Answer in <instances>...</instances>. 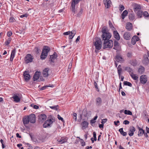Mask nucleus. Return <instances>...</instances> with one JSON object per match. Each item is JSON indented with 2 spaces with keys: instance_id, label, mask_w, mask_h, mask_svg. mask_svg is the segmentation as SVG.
<instances>
[{
  "instance_id": "1",
  "label": "nucleus",
  "mask_w": 149,
  "mask_h": 149,
  "mask_svg": "<svg viewBox=\"0 0 149 149\" xmlns=\"http://www.w3.org/2000/svg\"><path fill=\"white\" fill-rule=\"evenodd\" d=\"M102 40L108 41L111 37V34L109 33L107 29V28L106 26H104L102 29Z\"/></svg>"
},
{
  "instance_id": "2",
  "label": "nucleus",
  "mask_w": 149,
  "mask_h": 149,
  "mask_svg": "<svg viewBox=\"0 0 149 149\" xmlns=\"http://www.w3.org/2000/svg\"><path fill=\"white\" fill-rule=\"evenodd\" d=\"M94 45L95 48V52L100 50L102 48V42L100 38H97L95 39V41L94 42Z\"/></svg>"
},
{
  "instance_id": "3",
  "label": "nucleus",
  "mask_w": 149,
  "mask_h": 149,
  "mask_svg": "<svg viewBox=\"0 0 149 149\" xmlns=\"http://www.w3.org/2000/svg\"><path fill=\"white\" fill-rule=\"evenodd\" d=\"M49 50V48L47 46H45L43 48L40 56V58L41 59L43 60L45 58Z\"/></svg>"
},
{
  "instance_id": "4",
  "label": "nucleus",
  "mask_w": 149,
  "mask_h": 149,
  "mask_svg": "<svg viewBox=\"0 0 149 149\" xmlns=\"http://www.w3.org/2000/svg\"><path fill=\"white\" fill-rule=\"evenodd\" d=\"M113 44V41L112 40H109L108 41L104 40L103 48H111L112 47Z\"/></svg>"
},
{
  "instance_id": "5",
  "label": "nucleus",
  "mask_w": 149,
  "mask_h": 149,
  "mask_svg": "<svg viewBox=\"0 0 149 149\" xmlns=\"http://www.w3.org/2000/svg\"><path fill=\"white\" fill-rule=\"evenodd\" d=\"M76 33V31L75 30H73L71 31H68L63 33L65 35H69V38L70 39H72L74 37Z\"/></svg>"
},
{
  "instance_id": "6",
  "label": "nucleus",
  "mask_w": 149,
  "mask_h": 149,
  "mask_svg": "<svg viewBox=\"0 0 149 149\" xmlns=\"http://www.w3.org/2000/svg\"><path fill=\"white\" fill-rule=\"evenodd\" d=\"M140 80L141 83L145 84L147 81V77L146 75H142L140 77Z\"/></svg>"
},
{
  "instance_id": "7",
  "label": "nucleus",
  "mask_w": 149,
  "mask_h": 149,
  "mask_svg": "<svg viewBox=\"0 0 149 149\" xmlns=\"http://www.w3.org/2000/svg\"><path fill=\"white\" fill-rule=\"evenodd\" d=\"M116 61L118 62L122 63L124 61L122 57L119 54H117L115 57Z\"/></svg>"
},
{
  "instance_id": "8",
  "label": "nucleus",
  "mask_w": 149,
  "mask_h": 149,
  "mask_svg": "<svg viewBox=\"0 0 149 149\" xmlns=\"http://www.w3.org/2000/svg\"><path fill=\"white\" fill-rule=\"evenodd\" d=\"M135 128L132 126H130L129 129L128 134L130 136H132L134 135V132L135 131Z\"/></svg>"
},
{
  "instance_id": "9",
  "label": "nucleus",
  "mask_w": 149,
  "mask_h": 149,
  "mask_svg": "<svg viewBox=\"0 0 149 149\" xmlns=\"http://www.w3.org/2000/svg\"><path fill=\"white\" fill-rule=\"evenodd\" d=\"M33 58L30 54H28L25 57V61L26 63H28L32 61Z\"/></svg>"
},
{
  "instance_id": "10",
  "label": "nucleus",
  "mask_w": 149,
  "mask_h": 149,
  "mask_svg": "<svg viewBox=\"0 0 149 149\" xmlns=\"http://www.w3.org/2000/svg\"><path fill=\"white\" fill-rule=\"evenodd\" d=\"M23 76L25 80L26 81H28L31 78V76L27 71H25L24 72Z\"/></svg>"
},
{
  "instance_id": "11",
  "label": "nucleus",
  "mask_w": 149,
  "mask_h": 149,
  "mask_svg": "<svg viewBox=\"0 0 149 149\" xmlns=\"http://www.w3.org/2000/svg\"><path fill=\"white\" fill-rule=\"evenodd\" d=\"M29 121L31 123H34L36 122V116L34 114H32L29 116Z\"/></svg>"
},
{
  "instance_id": "12",
  "label": "nucleus",
  "mask_w": 149,
  "mask_h": 149,
  "mask_svg": "<svg viewBox=\"0 0 149 149\" xmlns=\"http://www.w3.org/2000/svg\"><path fill=\"white\" fill-rule=\"evenodd\" d=\"M47 118V116L44 114H40L38 116V119L40 122L42 123L45 121Z\"/></svg>"
},
{
  "instance_id": "13",
  "label": "nucleus",
  "mask_w": 149,
  "mask_h": 149,
  "mask_svg": "<svg viewBox=\"0 0 149 149\" xmlns=\"http://www.w3.org/2000/svg\"><path fill=\"white\" fill-rule=\"evenodd\" d=\"M68 138L64 137H61V139H58L57 141L60 144H63L66 142L67 141Z\"/></svg>"
},
{
  "instance_id": "14",
  "label": "nucleus",
  "mask_w": 149,
  "mask_h": 149,
  "mask_svg": "<svg viewBox=\"0 0 149 149\" xmlns=\"http://www.w3.org/2000/svg\"><path fill=\"white\" fill-rule=\"evenodd\" d=\"M132 37L131 34L128 32H125L123 34L124 38L127 40H130Z\"/></svg>"
},
{
  "instance_id": "15",
  "label": "nucleus",
  "mask_w": 149,
  "mask_h": 149,
  "mask_svg": "<svg viewBox=\"0 0 149 149\" xmlns=\"http://www.w3.org/2000/svg\"><path fill=\"white\" fill-rule=\"evenodd\" d=\"M88 122L86 121H84L82 122L81 125L82 126L81 129L83 130H85L88 127Z\"/></svg>"
},
{
  "instance_id": "16",
  "label": "nucleus",
  "mask_w": 149,
  "mask_h": 149,
  "mask_svg": "<svg viewBox=\"0 0 149 149\" xmlns=\"http://www.w3.org/2000/svg\"><path fill=\"white\" fill-rule=\"evenodd\" d=\"M103 3L105 7L108 8L110 6L111 1L110 0H103Z\"/></svg>"
},
{
  "instance_id": "17",
  "label": "nucleus",
  "mask_w": 149,
  "mask_h": 149,
  "mask_svg": "<svg viewBox=\"0 0 149 149\" xmlns=\"http://www.w3.org/2000/svg\"><path fill=\"white\" fill-rule=\"evenodd\" d=\"M139 40V37L136 36H135L133 37L131 39L132 44L134 45L135 44L136 42L138 41Z\"/></svg>"
},
{
  "instance_id": "18",
  "label": "nucleus",
  "mask_w": 149,
  "mask_h": 149,
  "mask_svg": "<svg viewBox=\"0 0 149 149\" xmlns=\"http://www.w3.org/2000/svg\"><path fill=\"white\" fill-rule=\"evenodd\" d=\"M132 26L131 23L127 22L126 24V28L128 31H131L132 29Z\"/></svg>"
},
{
  "instance_id": "19",
  "label": "nucleus",
  "mask_w": 149,
  "mask_h": 149,
  "mask_svg": "<svg viewBox=\"0 0 149 149\" xmlns=\"http://www.w3.org/2000/svg\"><path fill=\"white\" fill-rule=\"evenodd\" d=\"M12 98L13 99L14 101L16 102H18L20 101V98L17 95L14 94Z\"/></svg>"
},
{
  "instance_id": "20",
  "label": "nucleus",
  "mask_w": 149,
  "mask_h": 149,
  "mask_svg": "<svg viewBox=\"0 0 149 149\" xmlns=\"http://www.w3.org/2000/svg\"><path fill=\"white\" fill-rule=\"evenodd\" d=\"M49 70V69L48 68H46L43 70L42 74L44 77H46L48 76V71Z\"/></svg>"
},
{
  "instance_id": "21",
  "label": "nucleus",
  "mask_w": 149,
  "mask_h": 149,
  "mask_svg": "<svg viewBox=\"0 0 149 149\" xmlns=\"http://www.w3.org/2000/svg\"><path fill=\"white\" fill-rule=\"evenodd\" d=\"M113 36L114 38L118 40H120L119 35L117 31H114L113 32Z\"/></svg>"
},
{
  "instance_id": "22",
  "label": "nucleus",
  "mask_w": 149,
  "mask_h": 149,
  "mask_svg": "<svg viewBox=\"0 0 149 149\" xmlns=\"http://www.w3.org/2000/svg\"><path fill=\"white\" fill-rule=\"evenodd\" d=\"M40 76V73L36 71L33 77V80L34 81L38 80Z\"/></svg>"
},
{
  "instance_id": "23",
  "label": "nucleus",
  "mask_w": 149,
  "mask_h": 149,
  "mask_svg": "<svg viewBox=\"0 0 149 149\" xmlns=\"http://www.w3.org/2000/svg\"><path fill=\"white\" fill-rule=\"evenodd\" d=\"M16 53V50L15 49H13L12 50L11 56H10V61H13V59L15 57V54Z\"/></svg>"
},
{
  "instance_id": "24",
  "label": "nucleus",
  "mask_w": 149,
  "mask_h": 149,
  "mask_svg": "<svg viewBox=\"0 0 149 149\" xmlns=\"http://www.w3.org/2000/svg\"><path fill=\"white\" fill-rule=\"evenodd\" d=\"M52 123H50L48 120H46L43 124L44 127L46 128L47 127H49Z\"/></svg>"
},
{
  "instance_id": "25",
  "label": "nucleus",
  "mask_w": 149,
  "mask_h": 149,
  "mask_svg": "<svg viewBox=\"0 0 149 149\" xmlns=\"http://www.w3.org/2000/svg\"><path fill=\"white\" fill-rule=\"evenodd\" d=\"M49 120H48L50 123L52 124L55 121V119L54 117L51 115H50L48 117Z\"/></svg>"
},
{
  "instance_id": "26",
  "label": "nucleus",
  "mask_w": 149,
  "mask_h": 149,
  "mask_svg": "<svg viewBox=\"0 0 149 149\" xmlns=\"http://www.w3.org/2000/svg\"><path fill=\"white\" fill-rule=\"evenodd\" d=\"M56 55L54 54H53L52 55L50 56V61L51 62L54 63V60L56 59Z\"/></svg>"
},
{
  "instance_id": "27",
  "label": "nucleus",
  "mask_w": 149,
  "mask_h": 149,
  "mask_svg": "<svg viewBox=\"0 0 149 149\" xmlns=\"http://www.w3.org/2000/svg\"><path fill=\"white\" fill-rule=\"evenodd\" d=\"M23 122L24 125L27 124L29 123V116L24 118L23 119Z\"/></svg>"
},
{
  "instance_id": "28",
  "label": "nucleus",
  "mask_w": 149,
  "mask_h": 149,
  "mask_svg": "<svg viewBox=\"0 0 149 149\" xmlns=\"http://www.w3.org/2000/svg\"><path fill=\"white\" fill-rule=\"evenodd\" d=\"M134 11L135 12L140 10L141 9L140 6L138 4H135L134 6Z\"/></svg>"
},
{
  "instance_id": "29",
  "label": "nucleus",
  "mask_w": 149,
  "mask_h": 149,
  "mask_svg": "<svg viewBox=\"0 0 149 149\" xmlns=\"http://www.w3.org/2000/svg\"><path fill=\"white\" fill-rule=\"evenodd\" d=\"M90 115V111H89L88 112H87L86 111V109H84L82 111V115L84 116L85 117H87L89 116L88 114Z\"/></svg>"
},
{
  "instance_id": "30",
  "label": "nucleus",
  "mask_w": 149,
  "mask_h": 149,
  "mask_svg": "<svg viewBox=\"0 0 149 149\" xmlns=\"http://www.w3.org/2000/svg\"><path fill=\"white\" fill-rule=\"evenodd\" d=\"M96 102V104L97 106H99L101 105L102 103V100L100 98L98 97L97 98Z\"/></svg>"
},
{
  "instance_id": "31",
  "label": "nucleus",
  "mask_w": 149,
  "mask_h": 149,
  "mask_svg": "<svg viewBox=\"0 0 149 149\" xmlns=\"http://www.w3.org/2000/svg\"><path fill=\"white\" fill-rule=\"evenodd\" d=\"M137 16L138 18H141L142 17L143 12L142 10H140L136 12Z\"/></svg>"
},
{
  "instance_id": "32",
  "label": "nucleus",
  "mask_w": 149,
  "mask_h": 149,
  "mask_svg": "<svg viewBox=\"0 0 149 149\" xmlns=\"http://www.w3.org/2000/svg\"><path fill=\"white\" fill-rule=\"evenodd\" d=\"M125 70L129 72L130 75L131 74V73L133 72V70L132 69L129 67H126L125 68Z\"/></svg>"
},
{
  "instance_id": "33",
  "label": "nucleus",
  "mask_w": 149,
  "mask_h": 149,
  "mask_svg": "<svg viewBox=\"0 0 149 149\" xmlns=\"http://www.w3.org/2000/svg\"><path fill=\"white\" fill-rule=\"evenodd\" d=\"M128 13L127 10H125L121 14V17L123 19H124L125 17L126 16Z\"/></svg>"
},
{
  "instance_id": "34",
  "label": "nucleus",
  "mask_w": 149,
  "mask_h": 149,
  "mask_svg": "<svg viewBox=\"0 0 149 149\" xmlns=\"http://www.w3.org/2000/svg\"><path fill=\"white\" fill-rule=\"evenodd\" d=\"M149 59L146 55L144 56V59L143 62L144 63L147 64L148 63Z\"/></svg>"
},
{
  "instance_id": "35",
  "label": "nucleus",
  "mask_w": 149,
  "mask_h": 149,
  "mask_svg": "<svg viewBox=\"0 0 149 149\" xmlns=\"http://www.w3.org/2000/svg\"><path fill=\"white\" fill-rule=\"evenodd\" d=\"M130 75L132 78L134 80H136L138 79V77L136 75L134 74L133 72L131 73Z\"/></svg>"
},
{
  "instance_id": "36",
  "label": "nucleus",
  "mask_w": 149,
  "mask_h": 149,
  "mask_svg": "<svg viewBox=\"0 0 149 149\" xmlns=\"http://www.w3.org/2000/svg\"><path fill=\"white\" fill-rule=\"evenodd\" d=\"M119 131L120 132L121 134L123 136H125L127 134V133L123 131V128L119 129Z\"/></svg>"
},
{
  "instance_id": "37",
  "label": "nucleus",
  "mask_w": 149,
  "mask_h": 149,
  "mask_svg": "<svg viewBox=\"0 0 149 149\" xmlns=\"http://www.w3.org/2000/svg\"><path fill=\"white\" fill-rule=\"evenodd\" d=\"M144 70L145 69L144 68L143 66H141L139 68L138 71L139 73L141 74L144 72Z\"/></svg>"
},
{
  "instance_id": "38",
  "label": "nucleus",
  "mask_w": 149,
  "mask_h": 149,
  "mask_svg": "<svg viewBox=\"0 0 149 149\" xmlns=\"http://www.w3.org/2000/svg\"><path fill=\"white\" fill-rule=\"evenodd\" d=\"M135 18V15L133 13H130L129 15V18L130 20H133Z\"/></svg>"
},
{
  "instance_id": "39",
  "label": "nucleus",
  "mask_w": 149,
  "mask_h": 149,
  "mask_svg": "<svg viewBox=\"0 0 149 149\" xmlns=\"http://www.w3.org/2000/svg\"><path fill=\"white\" fill-rule=\"evenodd\" d=\"M75 5L71 3V6L72 7V11L74 13H76V10L75 8Z\"/></svg>"
},
{
  "instance_id": "40",
  "label": "nucleus",
  "mask_w": 149,
  "mask_h": 149,
  "mask_svg": "<svg viewBox=\"0 0 149 149\" xmlns=\"http://www.w3.org/2000/svg\"><path fill=\"white\" fill-rule=\"evenodd\" d=\"M144 133V130L142 129L141 130H139L138 135L139 136H141L143 135V134Z\"/></svg>"
},
{
  "instance_id": "41",
  "label": "nucleus",
  "mask_w": 149,
  "mask_h": 149,
  "mask_svg": "<svg viewBox=\"0 0 149 149\" xmlns=\"http://www.w3.org/2000/svg\"><path fill=\"white\" fill-rule=\"evenodd\" d=\"M143 15L145 18L149 19V14L147 11H145L143 13Z\"/></svg>"
},
{
  "instance_id": "42",
  "label": "nucleus",
  "mask_w": 149,
  "mask_h": 149,
  "mask_svg": "<svg viewBox=\"0 0 149 149\" xmlns=\"http://www.w3.org/2000/svg\"><path fill=\"white\" fill-rule=\"evenodd\" d=\"M123 83L124 85H125L128 86L130 87H132V84L131 83L128 82L127 81H124Z\"/></svg>"
},
{
  "instance_id": "43",
  "label": "nucleus",
  "mask_w": 149,
  "mask_h": 149,
  "mask_svg": "<svg viewBox=\"0 0 149 149\" xmlns=\"http://www.w3.org/2000/svg\"><path fill=\"white\" fill-rule=\"evenodd\" d=\"M58 106L57 105H55L53 106H50L49 107L52 109L55 110H57L58 109Z\"/></svg>"
},
{
  "instance_id": "44",
  "label": "nucleus",
  "mask_w": 149,
  "mask_h": 149,
  "mask_svg": "<svg viewBox=\"0 0 149 149\" xmlns=\"http://www.w3.org/2000/svg\"><path fill=\"white\" fill-rule=\"evenodd\" d=\"M124 113L125 114L131 115L132 114V112L129 110H125L124 111Z\"/></svg>"
},
{
  "instance_id": "45",
  "label": "nucleus",
  "mask_w": 149,
  "mask_h": 149,
  "mask_svg": "<svg viewBox=\"0 0 149 149\" xmlns=\"http://www.w3.org/2000/svg\"><path fill=\"white\" fill-rule=\"evenodd\" d=\"M82 0H72V3L76 5L80 1Z\"/></svg>"
},
{
  "instance_id": "46",
  "label": "nucleus",
  "mask_w": 149,
  "mask_h": 149,
  "mask_svg": "<svg viewBox=\"0 0 149 149\" xmlns=\"http://www.w3.org/2000/svg\"><path fill=\"white\" fill-rule=\"evenodd\" d=\"M11 39L10 38H9L7 40H6V41L5 42V44L6 45H8L9 44L11 40Z\"/></svg>"
},
{
  "instance_id": "47",
  "label": "nucleus",
  "mask_w": 149,
  "mask_h": 149,
  "mask_svg": "<svg viewBox=\"0 0 149 149\" xmlns=\"http://www.w3.org/2000/svg\"><path fill=\"white\" fill-rule=\"evenodd\" d=\"M117 69H118V75H119V77L120 78V76H121V72H122V70L121 68H120V69L117 68Z\"/></svg>"
},
{
  "instance_id": "48",
  "label": "nucleus",
  "mask_w": 149,
  "mask_h": 149,
  "mask_svg": "<svg viewBox=\"0 0 149 149\" xmlns=\"http://www.w3.org/2000/svg\"><path fill=\"white\" fill-rule=\"evenodd\" d=\"M35 51H36V53L37 54L39 53L40 52V49L38 47H36L35 49Z\"/></svg>"
},
{
  "instance_id": "49",
  "label": "nucleus",
  "mask_w": 149,
  "mask_h": 149,
  "mask_svg": "<svg viewBox=\"0 0 149 149\" xmlns=\"http://www.w3.org/2000/svg\"><path fill=\"white\" fill-rule=\"evenodd\" d=\"M15 19L13 17H11L9 19V21L10 22H13L15 21Z\"/></svg>"
},
{
  "instance_id": "50",
  "label": "nucleus",
  "mask_w": 149,
  "mask_h": 149,
  "mask_svg": "<svg viewBox=\"0 0 149 149\" xmlns=\"http://www.w3.org/2000/svg\"><path fill=\"white\" fill-rule=\"evenodd\" d=\"M119 44L117 41L116 40L114 41V46H119Z\"/></svg>"
},
{
  "instance_id": "51",
  "label": "nucleus",
  "mask_w": 149,
  "mask_h": 149,
  "mask_svg": "<svg viewBox=\"0 0 149 149\" xmlns=\"http://www.w3.org/2000/svg\"><path fill=\"white\" fill-rule=\"evenodd\" d=\"M73 117L74 118L75 121H77V114L76 113H74L73 114Z\"/></svg>"
},
{
  "instance_id": "52",
  "label": "nucleus",
  "mask_w": 149,
  "mask_h": 149,
  "mask_svg": "<svg viewBox=\"0 0 149 149\" xmlns=\"http://www.w3.org/2000/svg\"><path fill=\"white\" fill-rule=\"evenodd\" d=\"M93 136L94 138V140L95 141H96L97 140V138L96 137V133L95 132H94L93 133Z\"/></svg>"
},
{
  "instance_id": "53",
  "label": "nucleus",
  "mask_w": 149,
  "mask_h": 149,
  "mask_svg": "<svg viewBox=\"0 0 149 149\" xmlns=\"http://www.w3.org/2000/svg\"><path fill=\"white\" fill-rule=\"evenodd\" d=\"M58 118L59 120H61L62 122L64 121L63 118L61 117L59 115H58Z\"/></svg>"
},
{
  "instance_id": "54",
  "label": "nucleus",
  "mask_w": 149,
  "mask_h": 149,
  "mask_svg": "<svg viewBox=\"0 0 149 149\" xmlns=\"http://www.w3.org/2000/svg\"><path fill=\"white\" fill-rule=\"evenodd\" d=\"M127 56L128 57H131L132 55V53L131 52H128L127 53Z\"/></svg>"
},
{
  "instance_id": "55",
  "label": "nucleus",
  "mask_w": 149,
  "mask_h": 149,
  "mask_svg": "<svg viewBox=\"0 0 149 149\" xmlns=\"http://www.w3.org/2000/svg\"><path fill=\"white\" fill-rule=\"evenodd\" d=\"M129 123V121L126 120H125L123 122V124L125 125H128Z\"/></svg>"
},
{
  "instance_id": "56",
  "label": "nucleus",
  "mask_w": 149,
  "mask_h": 149,
  "mask_svg": "<svg viewBox=\"0 0 149 149\" xmlns=\"http://www.w3.org/2000/svg\"><path fill=\"white\" fill-rule=\"evenodd\" d=\"M53 87V85H52L51 86H50V85H49L48 86H46L43 87L42 88V90H44V89H45L46 87Z\"/></svg>"
},
{
  "instance_id": "57",
  "label": "nucleus",
  "mask_w": 149,
  "mask_h": 149,
  "mask_svg": "<svg viewBox=\"0 0 149 149\" xmlns=\"http://www.w3.org/2000/svg\"><path fill=\"white\" fill-rule=\"evenodd\" d=\"M113 49L116 50H119L120 49L119 46H114Z\"/></svg>"
},
{
  "instance_id": "58",
  "label": "nucleus",
  "mask_w": 149,
  "mask_h": 149,
  "mask_svg": "<svg viewBox=\"0 0 149 149\" xmlns=\"http://www.w3.org/2000/svg\"><path fill=\"white\" fill-rule=\"evenodd\" d=\"M83 12V10L82 9H81L79 12L77 14V16L78 17L79 16L81 15L82 13Z\"/></svg>"
},
{
  "instance_id": "59",
  "label": "nucleus",
  "mask_w": 149,
  "mask_h": 149,
  "mask_svg": "<svg viewBox=\"0 0 149 149\" xmlns=\"http://www.w3.org/2000/svg\"><path fill=\"white\" fill-rule=\"evenodd\" d=\"M107 119H104L102 120V121L101 122V123L102 124H103L105 123L107 121Z\"/></svg>"
},
{
  "instance_id": "60",
  "label": "nucleus",
  "mask_w": 149,
  "mask_h": 149,
  "mask_svg": "<svg viewBox=\"0 0 149 149\" xmlns=\"http://www.w3.org/2000/svg\"><path fill=\"white\" fill-rule=\"evenodd\" d=\"M124 6L123 5H121L120 7L119 10L120 11H122L123 10H124Z\"/></svg>"
},
{
  "instance_id": "61",
  "label": "nucleus",
  "mask_w": 149,
  "mask_h": 149,
  "mask_svg": "<svg viewBox=\"0 0 149 149\" xmlns=\"http://www.w3.org/2000/svg\"><path fill=\"white\" fill-rule=\"evenodd\" d=\"M28 16V15L26 14H24L22 15H21L20 16V17L21 18H23V17H27Z\"/></svg>"
},
{
  "instance_id": "62",
  "label": "nucleus",
  "mask_w": 149,
  "mask_h": 149,
  "mask_svg": "<svg viewBox=\"0 0 149 149\" xmlns=\"http://www.w3.org/2000/svg\"><path fill=\"white\" fill-rule=\"evenodd\" d=\"M12 35V33L11 31H9L7 33V35L8 36L10 37Z\"/></svg>"
},
{
  "instance_id": "63",
  "label": "nucleus",
  "mask_w": 149,
  "mask_h": 149,
  "mask_svg": "<svg viewBox=\"0 0 149 149\" xmlns=\"http://www.w3.org/2000/svg\"><path fill=\"white\" fill-rule=\"evenodd\" d=\"M109 24L110 27L112 28V29H114V27H113V26L111 23L109 21Z\"/></svg>"
},
{
  "instance_id": "64",
  "label": "nucleus",
  "mask_w": 149,
  "mask_h": 149,
  "mask_svg": "<svg viewBox=\"0 0 149 149\" xmlns=\"http://www.w3.org/2000/svg\"><path fill=\"white\" fill-rule=\"evenodd\" d=\"M119 123L120 121L119 120H117V121L114 122V124L116 126H117L118 125L117 124Z\"/></svg>"
}]
</instances>
